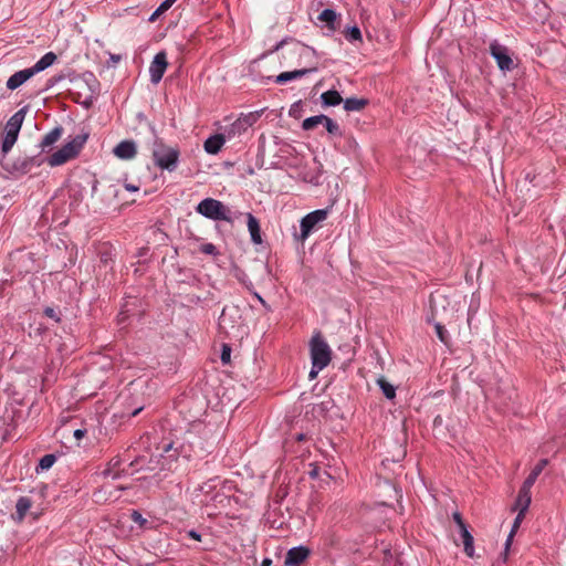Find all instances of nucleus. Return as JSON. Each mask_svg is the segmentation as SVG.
Returning a JSON list of instances; mask_svg holds the SVG:
<instances>
[{
    "label": "nucleus",
    "instance_id": "f257e3e1",
    "mask_svg": "<svg viewBox=\"0 0 566 566\" xmlns=\"http://www.w3.org/2000/svg\"><path fill=\"white\" fill-rule=\"evenodd\" d=\"M57 56L53 52L45 53L34 65L28 69L20 70L13 73L7 80V88L10 91H14L23 85L27 81L33 77L35 74L45 71L48 67L52 66L56 61Z\"/></svg>",
    "mask_w": 566,
    "mask_h": 566
},
{
    "label": "nucleus",
    "instance_id": "f03ea898",
    "mask_svg": "<svg viewBox=\"0 0 566 566\" xmlns=\"http://www.w3.org/2000/svg\"><path fill=\"white\" fill-rule=\"evenodd\" d=\"M87 137L88 136L86 134L76 135L72 140L67 142L59 150L53 153L48 158V164L51 167H57L76 157L85 145Z\"/></svg>",
    "mask_w": 566,
    "mask_h": 566
},
{
    "label": "nucleus",
    "instance_id": "7ed1b4c3",
    "mask_svg": "<svg viewBox=\"0 0 566 566\" xmlns=\"http://www.w3.org/2000/svg\"><path fill=\"white\" fill-rule=\"evenodd\" d=\"M196 211L213 221H232L230 209L217 199L206 198L201 200Z\"/></svg>",
    "mask_w": 566,
    "mask_h": 566
},
{
    "label": "nucleus",
    "instance_id": "20e7f679",
    "mask_svg": "<svg viewBox=\"0 0 566 566\" xmlns=\"http://www.w3.org/2000/svg\"><path fill=\"white\" fill-rule=\"evenodd\" d=\"M310 354L315 368H325L332 360V349L319 333L314 335L310 342Z\"/></svg>",
    "mask_w": 566,
    "mask_h": 566
},
{
    "label": "nucleus",
    "instance_id": "39448f33",
    "mask_svg": "<svg viewBox=\"0 0 566 566\" xmlns=\"http://www.w3.org/2000/svg\"><path fill=\"white\" fill-rule=\"evenodd\" d=\"M155 165L160 169L174 171L177 168L179 151L176 148L156 143L153 150Z\"/></svg>",
    "mask_w": 566,
    "mask_h": 566
},
{
    "label": "nucleus",
    "instance_id": "423d86ee",
    "mask_svg": "<svg viewBox=\"0 0 566 566\" xmlns=\"http://www.w3.org/2000/svg\"><path fill=\"white\" fill-rule=\"evenodd\" d=\"M25 109L21 108L15 112L7 122L4 129V138L2 142V150L8 153L18 139L19 132L23 124Z\"/></svg>",
    "mask_w": 566,
    "mask_h": 566
},
{
    "label": "nucleus",
    "instance_id": "0eeeda50",
    "mask_svg": "<svg viewBox=\"0 0 566 566\" xmlns=\"http://www.w3.org/2000/svg\"><path fill=\"white\" fill-rule=\"evenodd\" d=\"M490 54L495 60L499 69L503 72L513 70L514 62L509 49L496 40L490 43Z\"/></svg>",
    "mask_w": 566,
    "mask_h": 566
},
{
    "label": "nucleus",
    "instance_id": "6e6552de",
    "mask_svg": "<svg viewBox=\"0 0 566 566\" xmlns=\"http://www.w3.org/2000/svg\"><path fill=\"white\" fill-rule=\"evenodd\" d=\"M327 218V210L324 209H317L310 213H307L305 217L302 218L300 223V238L301 240H306L308 235L312 233V231L315 229V227L326 220Z\"/></svg>",
    "mask_w": 566,
    "mask_h": 566
},
{
    "label": "nucleus",
    "instance_id": "1a4fd4ad",
    "mask_svg": "<svg viewBox=\"0 0 566 566\" xmlns=\"http://www.w3.org/2000/svg\"><path fill=\"white\" fill-rule=\"evenodd\" d=\"M217 485H218V478L210 479L207 482L200 484L196 489V492H198L196 494L198 502L202 505L208 506L210 504V502L216 501L218 499H220V501H222L224 499V495L222 493H219V492L213 493Z\"/></svg>",
    "mask_w": 566,
    "mask_h": 566
},
{
    "label": "nucleus",
    "instance_id": "9d476101",
    "mask_svg": "<svg viewBox=\"0 0 566 566\" xmlns=\"http://www.w3.org/2000/svg\"><path fill=\"white\" fill-rule=\"evenodd\" d=\"M167 65L168 63L166 53H157L149 66V75L153 84H158L161 81Z\"/></svg>",
    "mask_w": 566,
    "mask_h": 566
},
{
    "label": "nucleus",
    "instance_id": "9b49d317",
    "mask_svg": "<svg viewBox=\"0 0 566 566\" xmlns=\"http://www.w3.org/2000/svg\"><path fill=\"white\" fill-rule=\"evenodd\" d=\"M310 555V549L305 546L292 547L287 551L284 565L285 566H300Z\"/></svg>",
    "mask_w": 566,
    "mask_h": 566
},
{
    "label": "nucleus",
    "instance_id": "f8f14e48",
    "mask_svg": "<svg viewBox=\"0 0 566 566\" xmlns=\"http://www.w3.org/2000/svg\"><path fill=\"white\" fill-rule=\"evenodd\" d=\"M136 153V144L133 140H123L114 148V155L125 160L134 158Z\"/></svg>",
    "mask_w": 566,
    "mask_h": 566
},
{
    "label": "nucleus",
    "instance_id": "ddd939ff",
    "mask_svg": "<svg viewBox=\"0 0 566 566\" xmlns=\"http://www.w3.org/2000/svg\"><path fill=\"white\" fill-rule=\"evenodd\" d=\"M316 69L315 67H311V69H301V70H294V71H287V72H282L280 73L276 77H275V83L277 84H285L287 82H291V81H296V80H300L302 78L303 76H305L306 74L308 73H312V72H315Z\"/></svg>",
    "mask_w": 566,
    "mask_h": 566
},
{
    "label": "nucleus",
    "instance_id": "4468645a",
    "mask_svg": "<svg viewBox=\"0 0 566 566\" xmlns=\"http://www.w3.org/2000/svg\"><path fill=\"white\" fill-rule=\"evenodd\" d=\"M226 143V138L221 134L212 135L203 144L205 150L210 155L218 154Z\"/></svg>",
    "mask_w": 566,
    "mask_h": 566
},
{
    "label": "nucleus",
    "instance_id": "2eb2a0df",
    "mask_svg": "<svg viewBox=\"0 0 566 566\" xmlns=\"http://www.w3.org/2000/svg\"><path fill=\"white\" fill-rule=\"evenodd\" d=\"M531 504V488H526V485H522L516 502L515 509L521 513H525Z\"/></svg>",
    "mask_w": 566,
    "mask_h": 566
},
{
    "label": "nucleus",
    "instance_id": "dca6fc26",
    "mask_svg": "<svg viewBox=\"0 0 566 566\" xmlns=\"http://www.w3.org/2000/svg\"><path fill=\"white\" fill-rule=\"evenodd\" d=\"M248 230L251 237V241L254 244H261L262 238H261V230L258 219L252 214L248 213Z\"/></svg>",
    "mask_w": 566,
    "mask_h": 566
},
{
    "label": "nucleus",
    "instance_id": "f3484780",
    "mask_svg": "<svg viewBox=\"0 0 566 566\" xmlns=\"http://www.w3.org/2000/svg\"><path fill=\"white\" fill-rule=\"evenodd\" d=\"M459 532H460V537H461L462 543H463L464 553L469 557H473L474 556V546H473V536H472V534L468 530V526H464V527L460 528Z\"/></svg>",
    "mask_w": 566,
    "mask_h": 566
},
{
    "label": "nucleus",
    "instance_id": "a211bd4d",
    "mask_svg": "<svg viewBox=\"0 0 566 566\" xmlns=\"http://www.w3.org/2000/svg\"><path fill=\"white\" fill-rule=\"evenodd\" d=\"M324 106H337L343 102L340 94L335 90H328L321 95Z\"/></svg>",
    "mask_w": 566,
    "mask_h": 566
},
{
    "label": "nucleus",
    "instance_id": "6ab92c4d",
    "mask_svg": "<svg viewBox=\"0 0 566 566\" xmlns=\"http://www.w3.org/2000/svg\"><path fill=\"white\" fill-rule=\"evenodd\" d=\"M63 128L61 126H57L50 130L48 134H45L41 142L42 149L44 150L45 148L55 144L61 138Z\"/></svg>",
    "mask_w": 566,
    "mask_h": 566
},
{
    "label": "nucleus",
    "instance_id": "aec40b11",
    "mask_svg": "<svg viewBox=\"0 0 566 566\" xmlns=\"http://www.w3.org/2000/svg\"><path fill=\"white\" fill-rule=\"evenodd\" d=\"M548 461L546 459H542L534 468L533 470L531 471V473L528 474V476L525 479L524 481V485H526V488H532L535 483V481L537 480L538 475L542 473V471L545 469V467L547 465Z\"/></svg>",
    "mask_w": 566,
    "mask_h": 566
},
{
    "label": "nucleus",
    "instance_id": "412c9836",
    "mask_svg": "<svg viewBox=\"0 0 566 566\" xmlns=\"http://www.w3.org/2000/svg\"><path fill=\"white\" fill-rule=\"evenodd\" d=\"M367 104L364 98L349 97L344 101V109L347 112H359Z\"/></svg>",
    "mask_w": 566,
    "mask_h": 566
},
{
    "label": "nucleus",
    "instance_id": "4be33fe9",
    "mask_svg": "<svg viewBox=\"0 0 566 566\" xmlns=\"http://www.w3.org/2000/svg\"><path fill=\"white\" fill-rule=\"evenodd\" d=\"M31 507V500L27 496H21L15 504V515L19 521L23 520L27 512Z\"/></svg>",
    "mask_w": 566,
    "mask_h": 566
},
{
    "label": "nucleus",
    "instance_id": "5701e85b",
    "mask_svg": "<svg viewBox=\"0 0 566 566\" xmlns=\"http://www.w3.org/2000/svg\"><path fill=\"white\" fill-rule=\"evenodd\" d=\"M377 384L387 399H394L396 397L395 386L389 384L384 377H379Z\"/></svg>",
    "mask_w": 566,
    "mask_h": 566
},
{
    "label": "nucleus",
    "instance_id": "b1692460",
    "mask_svg": "<svg viewBox=\"0 0 566 566\" xmlns=\"http://www.w3.org/2000/svg\"><path fill=\"white\" fill-rule=\"evenodd\" d=\"M336 18L337 13L332 9H324L318 15V20L325 22L332 30L335 29L334 22Z\"/></svg>",
    "mask_w": 566,
    "mask_h": 566
},
{
    "label": "nucleus",
    "instance_id": "393cba45",
    "mask_svg": "<svg viewBox=\"0 0 566 566\" xmlns=\"http://www.w3.org/2000/svg\"><path fill=\"white\" fill-rule=\"evenodd\" d=\"M262 114H263V109L250 112L248 114H241L240 117L243 120V125H245V127L249 129L259 120V118L262 116Z\"/></svg>",
    "mask_w": 566,
    "mask_h": 566
},
{
    "label": "nucleus",
    "instance_id": "a878e982",
    "mask_svg": "<svg viewBox=\"0 0 566 566\" xmlns=\"http://www.w3.org/2000/svg\"><path fill=\"white\" fill-rule=\"evenodd\" d=\"M248 128L243 125V120L241 117H238L230 126H229V138L234 136H239L245 133Z\"/></svg>",
    "mask_w": 566,
    "mask_h": 566
},
{
    "label": "nucleus",
    "instance_id": "bb28decb",
    "mask_svg": "<svg viewBox=\"0 0 566 566\" xmlns=\"http://www.w3.org/2000/svg\"><path fill=\"white\" fill-rule=\"evenodd\" d=\"M323 116L324 115L321 114V115H315V116L305 118L302 123V128L304 130H312L315 127H317L318 125H323V119H324Z\"/></svg>",
    "mask_w": 566,
    "mask_h": 566
},
{
    "label": "nucleus",
    "instance_id": "cd10ccee",
    "mask_svg": "<svg viewBox=\"0 0 566 566\" xmlns=\"http://www.w3.org/2000/svg\"><path fill=\"white\" fill-rule=\"evenodd\" d=\"M120 464V459L114 458L109 461L107 468L103 471V475L105 478H111L113 480L117 479L119 476L118 472L116 471V468Z\"/></svg>",
    "mask_w": 566,
    "mask_h": 566
},
{
    "label": "nucleus",
    "instance_id": "c85d7f7f",
    "mask_svg": "<svg viewBox=\"0 0 566 566\" xmlns=\"http://www.w3.org/2000/svg\"><path fill=\"white\" fill-rule=\"evenodd\" d=\"M177 0H164L160 6L153 12V14L149 17V21L150 22H154L157 20V18L163 14L164 12H166L167 10H169L172 4L176 2Z\"/></svg>",
    "mask_w": 566,
    "mask_h": 566
},
{
    "label": "nucleus",
    "instance_id": "c756f323",
    "mask_svg": "<svg viewBox=\"0 0 566 566\" xmlns=\"http://www.w3.org/2000/svg\"><path fill=\"white\" fill-rule=\"evenodd\" d=\"M524 515H525V513H521V512L518 511V514L516 515V517H515V520H514V523H513L512 530H511V532H510V534H509V536H507V538H506V542H505V551H507V549L510 548L511 543H512V539H513V537H514V534H515V532L517 531V528L520 527V524H521V522L523 521Z\"/></svg>",
    "mask_w": 566,
    "mask_h": 566
},
{
    "label": "nucleus",
    "instance_id": "7c9ffc66",
    "mask_svg": "<svg viewBox=\"0 0 566 566\" xmlns=\"http://www.w3.org/2000/svg\"><path fill=\"white\" fill-rule=\"evenodd\" d=\"M56 461V457L54 454H45L40 459L38 469L45 471L53 467Z\"/></svg>",
    "mask_w": 566,
    "mask_h": 566
},
{
    "label": "nucleus",
    "instance_id": "2f4dec72",
    "mask_svg": "<svg viewBox=\"0 0 566 566\" xmlns=\"http://www.w3.org/2000/svg\"><path fill=\"white\" fill-rule=\"evenodd\" d=\"M323 125L325 126L326 130L332 135H338L339 133V126L336 122H334L328 116H323Z\"/></svg>",
    "mask_w": 566,
    "mask_h": 566
},
{
    "label": "nucleus",
    "instance_id": "473e14b6",
    "mask_svg": "<svg viewBox=\"0 0 566 566\" xmlns=\"http://www.w3.org/2000/svg\"><path fill=\"white\" fill-rule=\"evenodd\" d=\"M345 38L349 42L361 41V32L358 27H350L345 31Z\"/></svg>",
    "mask_w": 566,
    "mask_h": 566
},
{
    "label": "nucleus",
    "instance_id": "72a5a7b5",
    "mask_svg": "<svg viewBox=\"0 0 566 566\" xmlns=\"http://www.w3.org/2000/svg\"><path fill=\"white\" fill-rule=\"evenodd\" d=\"M132 520L142 527H146L148 521L143 517V515L138 511H133L130 514Z\"/></svg>",
    "mask_w": 566,
    "mask_h": 566
},
{
    "label": "nucleus",
    "instance_id": "f704fd0d",
    "mask_svg": "<svg viewBox=\"0 0 566 566\" xmlns=\"http://www.w3.org/2000/svg\"><path fill=\"white\" fill-rule=\"evenodd\" d=\"M231 348L228 345L222 346L221 361L228 364L230 361Z\"/></svg>",
    "mask_w": 566,
    "mask_h": 566
},
{
    "label": "nucleus",
    "instance_id": "c9c22d12",
    "mask_svg": "<svg viewBox=\"0 0 566 566\" xmlns=\"http://www.w3.org/2000/svg\"><path fill=\"white\" fill-rule=\"evenodd\" d=\"M201 251L205 254L213 255V254H216V247L212 243H207V244L202 245Z\"/></svg>",
    "mask_w": 566,
    "mask_h": 566
},
{
    "label": "nucleus",
    "instance_id": "e433bc0d",
    "mask_svg": "<svg viewBox=\"0 0 566 566\" xmlns=\"http://www.w3.org/2000/svg\"><path fill=\"white\" fill-rule=\"evenodd\" d=\"M453 520H454V522L457 523V525H458L459 530H460V528H462V527H464V526H467V525H465V523H464V522H463V520H462L461 514H460L459 512H454V513H453Z\"/></svg>",
    "mask_w": 566,
    "mask_h": 566
},
{
    "label": "nucleus",
    "instance_id": "4c0bfd02",
    "mask_svg": "<svg viewBox=\"0 0 566 566\" xmlns=\"http://www.w3.org/2000/svg\"><path fill=\"white\" fill-rule=\"evenodd\" d=\"M323 367L315 368V365H312L308 377L310 379H315L321 370H323Z\"/></svg>",
    "mask_w": 566,
    "mask_h": 566
},
{
    "label": "nucleus",
    "instance_id": "58836bf2",
    "mask_svg": "<svg viewBox=\"0 0 566 566\" xmlns=\"http://www.w3.org/2000/svg\"><path fill=\"white\" fill-rule=\"evenodd\" d=\"M254 297L261 303V305L266 310L271 311L270 305L265 302V300L256 292L253 293Z\"/></svg>",
    "mask_w": 566,
    "mask_h": 566
},
{
    "label": "nucleus",
    "instance_id": "ea45409f",
    "mask_svg": "<svg viewBox=\"0 0 566 566\" xmlns=\"http://www.w3.org/2000/svg\"><path fill=\"white\" fill-rule=\"evenodd\" d=\"M44 314L50 317V318H53L55 321H60V317L56 315L55 311L51 307H46L45 311H44Z\"/></svg>",
    "mask_w": 566,
    "mask_h": 566
},
{
    "label": "nucleus",
    "instance_id": "a19ab883",
    "mask_svg": "<svg viewBox=\"0 0 566 566\" xmlns=\"http://www.w3.org/2000/svg\"><path fill=\"white\" fill-rule=\"evenodd\" d=\"M187 535H188L190 538L195 539V541H198V542H199V541H201V534H200V533H198V532H197V531H195V530H190V531H188V532H187Z\"/></svg>",
    "mask_w": 566,
    "mask_h": 566
},
{
    "label": "nucleus",
    "instance_id": "79ce46f5",
    "mask_svg": "<svg viewBox=\"0 0 566 566\" xmlns=\"http://www.w3.org/2000/svg\"><path fill=\"white\" fill-rule=\"evenodd\" d=\"M437 335L440 338V340L444 342V328L440 324L436 325Z\"/></svg>",
    "mask_w": 566,
    "mask_h": 566
},
{
    "label": "nucleus",
    "instance_id": "37998d69",
    "mask_svg": "<svg viewBox=\"0 0 566 566\" xmlns=\"http://www.w3.org/2000/svg\"><path fill=\"white\" fill-rule=\"evenodd\" d=\"M86 434V430L85 429H76L74 432H73V436L76 440H81L84 436Z\"/></svg>",
    "mask_w": 566,
    "mask_h": 566
},
{
    "label": "nucleus",
    "instance_id": "c03bdc74",
    "mask_svg": "<svg viewBox=\"0 0 566 566\" xmlns=\"http://www.w3.org/2000/svg\"><path fill=\"white\" fill-rule=\"evenodd\" d=\"M172 449H175V443L174 442L164 443L163 447H161V450H163L164 453H168Z\"/></svg>",
    "mask_w": 566,
    "mask_h": 566
},
{
    "label": "nucleus",
    "instance_id": "a18cd8bd",
    "mask_svg": "<svg viewBox=\"0 0 566 566\" xmlns=\"http://www.w3.org/2000/svg\"><path fill=\"white\" fill-rule=\"evenodd\" d=\"M125 189L127 191L135 192V191H138L139 187L135 186V185H132V184H126L125 185Z\"/></svg>",
    "mask_w": 566,
    "mask_h": 566
},
{
    "label": "nucleus",
    "instance_id": "49530a36",
    "mask_svg": "<svg viewBox=\"0 0 566 566\" xmlns=\"http://www.w3.org/2000/svg\"><path fill=\"white\" fill-rule=\"evenodd\" d=\"M62 78H63V76H62V75L53 76V77L50 80V86H52V85H54L55 83L60 82Z\"/></svg>",
    "mask_w": 566,
    "mask_h": 566
},
{
    "label": "nucleus",
    "instance_id": "de8ad7c7",
    "mask_svg": "<svg viewBox=\"0 0 566 566\" xmlns=\"http://www.w3.org/2000/svg\"><path fill=\"white\" fill-rule=\"evenodd\" d=\"M272 560L270 558H264L261 563V566H271Z\"/></svg>",
    "mask_w": 566,
    "mask_h": 566
},
{
    "label": "nucleus",
    "instance_id": "09e8293b",
    "mask_svg": "<svg viewBox=\"0 0 566 566\" xmlns=\"http://www.w3.org/2000/svg\"><path fill=\"white\" fill-rule=\"evenodd\" d=\"M283 43H284V41L279 42V43H277V45H276V48H275V50L281 49V48L283 46Z\"/></svg>",
    "mask_w": 566,
    "mask_h": 566
},
{
    "label": "nucleus",
    "instance_id": "8fccbe9b",
    "mask_svg": "<svg viewBox=\"0 0 566 566\" xmlns=\"http://www.w3.org/2000/svg\"><path fill=\"white\" fill-rule=\"evenodd\" d=\"M140 410H142V408H138V409H136L132 415H133V416H136V415H138V413H139V411H140Z\"/></svg>",
    "mask_w": 566,
    "mask_h": 566
},
{
    "label": "nucleus",
    "instance_id": "3c124183",
    "mask_svg": "<svg viewBox=\"0 0 566 566\" xmlns=\"http://www.w3.org/2000/svg\"><path fill=\"white\" fill-rule=\"evenodd\" d=\"M301 50H302V51H306V50H307V48H306V46H301Z\"/></svg>",
    "mask_w": 566,
    "mask_h": 566
}]
</instances>
